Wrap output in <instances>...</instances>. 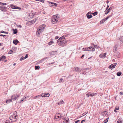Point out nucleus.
I'll return each instance as SVG.
<instances>
[{
    "mask_svg": "<svg viewBox=\"0 0 123 123\" xmlns=\"http://www.w3.org/2000/svg\"><path fill=\"white\" fill-rule=\"evenodd\" d=\"M7 4L5 3H0V5L2 6H4L6 5Z\"/></svg>",
    "mask_w": 123,
    "mask_h": 123,
    "instance_id": "32",
    "label": "nucleus"
},
{
    "mask_svg": "<svg viewBox=\"0 0 123 123\" xmlns=\"http://www.w3.org/2000/svg\"><path fill=\"white\" fill-rule=\"evenodd\" d=\"M122 120L121 118H119L117 121V123H122Z\"/></svg>",
    "mask_w": 123,
    "mask_h": 123,
    "instance_id": "17",
    "label": "nucleus"
},
{
    "mask_svg": "<svg viewBox=\"0 0 123 123\" xmlns=\"http://www.w3.org/2000/svg\"><path fill=\"white\" fill-rule=\"evenodd\" d=\"M109 12H108V11H107L105 13V14L106 15L108 13H109Z\"/></svg>",
    "mask_w": 123,
    "mask_h": 123,
    "instance_id": "57",
    "label": "nucleus"
},
{
    "mask_svg": "<svg viewBox=\"0 0 123 123\" xmlns=\"http://www.w3.org/2000/svg\"><path fill=\"white\" fill-rule=\"evenodd\" d=\"M39 68L40 67L39 66H36L35 67V68L36 70L39 69Z\"/></svg>",
    "mask_w": 123,
    "mask_h": 123,
    "instance_id": "31",
    "label": "nucleus"
},
{
    "mask_svg": "<svg viewBox=\"0 0 123 123\" xmlns=\"http://www.w3.org/2000/svg\"><path fill=\"white\" fill-rule=\"evenodd\" d=\"M109 7V6L108 5H107V7L106 8V10H107V9H108Z\"/></svg>",
    "mask_w": 123,
    "mask_h": 123,
    "instance_id": "61",
    "label": "nucleus"
},
{
    "mask_svg": "<svg viewBox=\"0 0 123 123\" xmlns=\"http://www.w3.org/2000/svg\"><path fill=\"white\" fill-rule=\"evenodd\" d=\"M85 121V120H82L81 121V123H83V122L84 121Z\"/></svg>",
    "mask_w": 123,
    "mask_h": 123,
    "instance_id": "54",
    "label": "nucleus"
},
{
    "mask_svg": "<svg viewBox=\"0 0 123 123\" xmlns=\"http://www.w3.org/2000/svg\"><path fill=\"white\" fill-rule=\"evenodd\" d=\"M58 44L60 46H65L67 43V41L64 37L60 38L57 41Z\"/></svg>",
    "mask_w": 123,
    "mask_h": 123,
    "instance_id": "1",
    "label": "nucleus"
},
{
    "mask_svg": "<svg viewBox=\"0 0 123 123\" xmlns=\"http://www.w3.org/2000/svg\"><path fill=\"white\" fill-rule=\"evenodd\" d=\"M7 8L5 6H0V9L2 11H5L6 10V9Z\"/></svg>",
    "mask_w": 123,
    "mask_h": 123,
    "instance_id": "10",
    "label": "nucleus"
},
{
    "mask_svg": "<svg viewBox=\"0 0 123 123\" xmlns=\"http://www.w3.org/2000/svg\"><path fill=\"white\" fill-rule=\"evenodd\" d=\"M15 9L20 10V9H21V8L20 7H17V6H15Z\"/></svg>",
    "mask_w": 123,
    "mask_h": 123,
    "instance_id": "39",
    "label": "nucleus"
},
{
    "mask_svg": "<svg viewBox=\"0 0 123 123\" xmlns=\"http://www.w3.org/2000/svg\"><path fill=\"white\" fill-rule=\"evenodd\" d=\"M117 65V63H115L114 64H111L110 66H109V68L112 69L113 68H115V66Z\"/></svg>",
    "mask_w": 123,
    "mask_h": 123,
    "instance_id": "7",
    "label": "nucleus"
},
{
    "mask_svg": "<svg viewBox=\"0 0 123 123\" xmlns=\"http://www.w3.org/2000/svg\"><path fill=\"white\" fill-rule=\"evenodd\" d=\"M112 15H110L109 16H107V17L105 18V20H106L108 19L110 17H111L112 16Z\"/></svg>",
    "mask_w": 123,
    "mask_h": 123,
    "instance_id": "30",
    "label": "nucleus"
},
{
    "mask_svg": "<svg viewBox=\"0 0 123 123\" xmlns=\"http://www.w3.org/2000/svg\"><path fill=\"white\" fill-rule=\"evenodd\" d=\"M13 114L16 117L18 118V114H17V112L16 111H14Z\"/></svg>",
    "mask_w": 123,
    "mask_h": 123,
    "instance_id": "22",
    "label": "nucleus"
},
{
    "mask_svg": "<svg viewBox=\"0 0 123 123\" xmlns=\"http://www.w3.org/2000/svg\"><path fill=\"white\" fill-rule=\"evenodd\" d=\"M90 96L91 97H93L94 95V94H90Z\"/></svg>",
    "mask_w": 123,
    "mask_h": 123,
    "instance_id": "49",
    "label": "nucleus"
},
{
    "mask_svg": "<svg viewBox=\"0 0 123 123\" xmlns=\"http://www.w3.org/2000/svg\"><path fill=\"white\" fill-rule=\"evenodd\" d=\"M80 121V120H77V121H75V123H78Z\"/></svg>",
    "mask_w": 123,
    "mask_h": 123,
    "instance_id": "52",
    "label": "nucleus"
},
{
    "mask_svg": "<svg viewBox=\"0 0 123 123\" xmlns=\"http://www.w3.org/2000/svg\"><path fill=\"white\" fill-rule=\"evenodd\" d=\"M41 96H41H42L43 97H46V95H45L44 93H42L41 94V95H40Z\"/></svg>",
    "mask_w": 123,
    "mask_h": 123,
    "instance_id": "35",
    "label": "nucleus"
},
{
    "mask_svg": "<svg viewBox=\"0 0 123 123\" xmlns=\"http://www.w3.org/2000/svg\"><path fill=\"white\" fill-rule=\"evenodd\" d=\"M45 27V25L44 24H43L41 25L38 28H39V30H41L42 31H43Z\"/></svg>",
    "mask_w": 123,
    "mask_h": 123,
    "instance_id": "8",
    "label": "nucleus"
},
{
    "mask_svg": "<svg viewBox=\"0 0 123 123\" xmlns=\"http://www.w3.org/2000/svg\"><path fill=\"white\" fill-rule=\"evenodd\" d=\"M115 51L114 50H113V51L114 52H116V51L117 50V47H116V46H115Z\"/></svg>",
    "mask_w": 123,
    "mask_h": 123,
    "instance_id": "47",
    "label": "nucleus"
},
{
    "mask_svg": "<svg viewBox=\"0 0 123 123\" xmlns=\"http://www.w3.org/2000/svg\"><path fill=\"white\" fill-rule=\"evenodd\" d=\"M38 0L42 2H43V0Z\"/></svg>",
    "mask_w": 123,
    "mask_h": 123,
    "instance_id": "60",
    "label": "nucleus"
},
{
    "mask_svg": "<svg viewBox=\"0 0 123 123\" xmlns=\"http://www.w3.org/2000/svg\"><path fill=\"white\" fill-rule=\"evenodd\" d=\"M106 20H105V18L103 19L100 21V24L104 23Z\"/></svg>",
    "mask_w": 123,
    "mask_h": 123,
    "instance_id": "25",
    "label": "nucleus"
},
{
    "mask_svg": "<svg viewBox=\"0 0 123 123\" xmlns=\"http://www.w3.org/2000/svg\"><path fill=\"white\" fill-rule=\"evenodd\" d=\"M106 55V53H105L104 54H100V58L101 57L103 58H105Z\"/></svg>",
    "mask_w": 123,
    "mask_h": 123,
    "instance_id": "13",
    "label": "nucleus"
},
{
    "mask_svg": "<svg viewBox=\"0 0 123 123\" xmlns=\"http://www.w3.org/2000/svg\"><path fill=\"white\" fill-rule=\"evenodd\" d=\"M109 117H108L106 119L104 120V121L105 123H106L108 121Z\"/></svg>",
    "mask_w": 123,
    "mask_h": 123,
    "instance_id": "34",
    "label": "nucleus"
},
{
    "mask_svg": "<svg viewBox=\"0 0 123 123\" xmlns=\"http://www.w3.org/2000/svg\"><path fill=\"white\" fill-rule=\"evenodd\" d=\"M60 114L59 113H57L55 115V120L57 121L58 120L57 119H59L60 118Z\"/></svg>",
    "mask_w": 123,
    "mask_h": 123,
    "instance_id": "6",
    "label": "nucleus"
},
{
    "mask_svg": "<svg viewBox=\"0 0 123 123\" xmlns=\"http://www.w3.org/2000/svg\"><path fill=\"white\" fill-rule=\"evenodd\" d=\"M107 113V112L106 111H104L103 112L101 113V115L105 116L106 115Z\"/></svg>",
    "mask_w": 123,
    "mask_h": 123,
    "instance_id": "14",
    "label": "nucleus"
},
{
    "mask_svg": "<svg viewBox=\"0 0 123 123\" xmlns=\"http://www.w3.org/2000/svg\"><path fill=\"white\" fill-rule=\"evenodd\" d=\"M1 33H4L6 34H8V32H7L4 31H2L1 32Z\"/></svg>",
    "mask_w": 123,
    "mask_h": 123,
    "instance_id": "40",
    "label": "nucleus"
},
{
    "mask_svg": "<svg viewBox=\"0 0 123 123\" xmlns=\"http://www.w3.org/2000/svg\"><path fill=\"white\" fill-rule=\"evenodd\" d=\"M90 94L89 93L86 94V96L87 97H88L90 96Z\"/></svg>",
    "mask_w": 123,
    "mask_h": 123,
    "instance_id": "48",
    "label": "nucleus"
},
{
    "mask_svg": "<svg viewBox=\"0 0 123 123\" xmlns=\"http://www.w3.org/2000/svg\"><path fill=\"white\" fill-rule=\"evenodd\" d=\"M88 113V112H86L84 113L83 114L81 115V117H82L86 115V114H87Z\"/></svg>",
    "mask_w": 123,
    "mask_h": 123,
    "instance_id": "29",
    "label": "nucleus"
},
{
    "mask_svg": "<svg viewBox=\"0 0 123 123\" xmlns=\"http://www.w3.org/2000/svg\"><path fill=\"white\" fill-rule=\"evenodd\" d=\"M45 95H46V97H48L49 96V93H45Z\"/></svg>",
    "mask_w": 123,
    "mask_h": 123,
    "instance_id": "37",
    "label": "nucleus"
},
{
    "mask_svg": "<svg viewBox=\"0 0 123 123\" xmlns=\"http://www.w3.org/2000/svg\"><path fill=\"white\" fill-rule=\"evenodd\" d=\"M26 98V97H25L24 98H22L20 100V102H21L25 99Z\"/></svg>",
    "mask_w": 123,
    "mask_h": 123,
    "instance_id": "46",
    "label": "nucleus"
},
{
    "mask_svg": "<svg viewBox=\"0 0 123 123\" xmlns=\"http://www.w3.org/2000/svg\"><path fill=\"white\" fill-rule=\"evenodd\" d=\"M6 59V57L4 55H2L1 56L0 58V61L2 60L3 61V60L5 59Z\"/></svg>",
    "mask_w": 123,
    "mask_h": 123,
    "instance_id": "16",
    "label": "nucleus"
},
{
    "mask_svg": "<svg viewBox=\"0 0 123 123\" xmlns=\"http://www.w3.org/2000/svg\"><path fill=\"white\" fill-rule=\"evenodd\" d=\"M18 97H19L18 95L17 94H14L11 96V98L13 100H16Z\"/></svg>",
    "mask_w": 123,
    "mask_h": 123,
    "instance_id": "5",
    "label": "nucleus"
},
{
    "mask_svg": "<svg viewBox=\"0 0 123 123\" xmlns=\"http://www.w3.org/2000/svg\"><path fill=\"white\" fill-rule=\"evenodd\" d=\"M68 120H66V119H65L64 120V121L63 122H66L67 123H68Z\"/></svg>",
    "mask_w": 123,
    "mask_h": 123,
    "instance_id": "41",
    "label": "nucleus"
},
{
    "mask_svg": "<svg viewBox=\"0 0 123 123\" xmlns=\"http://www.w3.org/2000/svg\"><path fill=\"white\" fill-rule=\"evenodd\" d=\"M43 31L40 30H39V28H38L37 31V35L39 36L40 34Z\"/></svg>",
    "mask_w": 123,
    "mask_h": 123,
    "instance_id": "11",
    "label": "nucleus"
},
{
    "mask_svg": "<svg viewBox=\"0 0 123 123\" xmlns=\"http://www.w3.org/2000/svg\"><path fill=\"white\" fill-rule=\"evenodd\" d=\"M12 118L13 119H14L15 121L18 118L16 117L15 115H14L13 114L11 117V116L10 117V119L11 120L12 119Z\"/></svg>",
    "mask_w": 123,
    "mask_h": 123,
    "instance_id": "12",
    "label": "nucleus"
},
{
    "mask_svg": "<svg viewBox=\"0 0 123 123\" xmlns=\"http://www.w3.org/2000/svg\"><path fill=\"white\" fill-rule=\"evenodd\" d=\"M54 62H53L52 63H51L49 64L50 65L51 64H54Z\"/></svg>",
    "mask_w": 123,
    "mask_h": 123,
    "instance_id": "63",
    "label": "nucleus"
},
{
    "mask_svg": "<svg viewBox=\"0 0 123 123\" xmlns=\"http://www.w3.org/2000/svg\"><path fill=\"white\" fill-rule=\"evenodd\" d=\"M84 55H83L81 57V58H82V57H83L84 56Z\"/></svg>",
    "mask_w": 123,
    "mask_h": 123,
    "instance_id": "62",
    "label": "nucleus"
},
{
    "mask_svg": "<svg viewBox=\"0 0 123 123\" xmlns=\"http://www.w3.org/2000/svg\"><path fill=\"white\" fill-rule=\"evenodd\" d=\"M122 74V73L121 72H119L117 73V75L118 76H120Z\"/></svg>",
    "mask_w": 123,
    "mask_h": 123,
    "instance_id": "23",
    "label": "nucleus"
},
{
    "mask_svg": "<svg viewBox=\"0 0 123 123\" xmlns=\"http://www.w3.org/2000/svg\"><path fill=\"white\" fill-rule=\"evenodd\" d=\"M64 103V102L62 100H61L59 102V103H58L57 104H58V105H60L63 104Z\"/></svg>",
    "mask_w": 123,
    "mask_h": 123,
    "instance_id": "19",
    "label": "nucleus"
},
{
    "mask_svg": "<svg viewBox=\"0 0 123 123\" xmlns=\"http://www.w3.org/2000/svg\"><path fill=\"white\" fill-rule=\"evenodd\" d=\"M28 57V55L27 54H26L25 55V57L24 59H25L26 58H27Z\"/></svg>",
    "mask_w": 123,
    "mask_h": 123,
    "instance_id": "45",
    "label": "nucleus"
},
{
    "mask_svg": "<svg viewBox=\"0 0 123 123\" xmlns=\"http://www.w3.org/2000/svg\"><path fill=\"white\" fill-rule=\"evenodd\" d=\"M63 80V79L62 78H61L60 80H59V83L61 82H62V80Z\"/></svg>",
    "mask_w": 123,
    "mask_h": 123,
    "instance_id": "44",
    "label": "nucleus"
},
{
    "mask_svg": "<svg viewBox=\"0 0 123 123\" xmlns=\"http://www.w3.org/2000/svg\"><path fill=\"white\" fill-rule=\"evenodd\" d=\"M112 7H110V8L108 9L107 11H108V12H109L110 11L112 10Z\"/></svg>",
    "mask_w": 123,
    "mask_h": 123,
    "instance_id": "33",
    "label": "nucleus"
},
{
    "mask_svg": "<svg viewBox=\"0 0 123 123\" xmlns=\"http://www.w3.org/2000/svg\"><path fill=\"white\" fill-rule=\"evenodd\" d=\"M97 12H94V13H92V14H93V16H95L96 15H97Z\"/></svg>",
    "mask_w": 123,
    "mask_h": 123,
    "instance_id": "38",
    "label": "nucleus"
},
{
    "mask_svg": "<svg viewBox=\"0 0 123 123\" xmlns=\"http://www.w3.org/2000/svg\"><path fill=\"white\" fill-rule=\"evenodd\" d=\"M17 26L19 27V28H21L22 26H21V25H17Z\"/></svg>",
    "mask_w": 123,
    "mask_h": 123,
    "instance_id": "51",
    "label": "nucleus"
},
{
    "mask_svg": "<svg viewBox=\"0 0 123 123\" xmlns=\"http://www.w3.org/2000/svg\"><path fill=\"white\" fill-rule=\"evenodd\" d=\"M51 4L52 5V6H57V4L56 3H53L50 2Z\"/></svg>",
    "mask_w": 123,
    "mask_h": 123,
    "instance_id": "21",
    "label": "nucleus"
},
{
    "mask_svg": "<svg viewBox=\"0 0 123 123\" xmlns=\"http://www.w3.org/2000/svg\"><path fill=\"white\" fill-rule=\"evenodd\" d=\"M10 51L8 53L9 54H11L12 53H10Z\"/></svg>",
    "mask_w": 123,
    "mask_h": 123,
    "instance_id": "64",
    "label": "nucleus"
},
{
    "mask_svg": "<svg viewBox=\"0 0 123 123\" xmlns=\"http://www.w3.org/2000/svg\"><path fill=\"white\" fill-rule=\"evenodd\" d=\"M56 51H52L50 52V54L51 55H54L56 53Z\"/></svg>",
    "mask_w": 123,
    "mask_h": 123,
    "instance_id": "28",
    "label": "nucleus"
},
{
    "mask_svg": "<svg viewBox=\"0 0 123 123\" xmlns=\"http://www.w3.org/2000/svg\"><path fill=\"white\" fill-rule=\"evenodd\" d=\"M18 42V41L17 39H16L15 40H13V43L15 45L17 44Z\"/></svg>",
    "mask_w": 123,
    "mask_h": 123,
    "instance_id": "20",
    "label": "nucleus"
},
{
    "mask_svg": "<svg viewBox=\"0 0 123 123\" xmlns=\"http://www.w3.org/2000/svg\"><path fill=\"white\" fill-rule=\"evenodd\" d=\"M5 36V35L0 34V36H3V37H4Z\"/></svg>",
    "mask_w": 123,
    "mask_h": 123,
    "instance_id": "58",
    "label": "nucleus"
},
{
    "mask_svg": "<svg viewBox=\"0 0 123 123\" xmlns=\"http://www.w3.org/2000/svg\"><path fill=\"white\" fill-rule=\"evenodd\" d=\"M83 49L84 51H94L95 50L94 48L92 46L88 47H86L85 48H84Z\"/></svg>",
    "mask_w": 123,
    "mask_h": 123,
    "instance_id": "3",
    "label": "nucleus"
},
{
    "mask_svg": "<svg viewBox=\"0 0 123 123\" xmlns=\"http://www.w3.org/2000/svg\"><path fill=\"white\" fill-rule=\"evenodd\" d=\"M86 16L88 19L91 18L92 17V15L91 14H89L87 13L86 14Z\"/></svg>",
    "mask_w": 123,
    "mask_h": 123,
    "instance_id": "15",
    "label": "nucleus"
},
{
    "mask_svg": "<svg viewBox=\"0 0 123 123\" xmlns=\"http://www.w3.org/2000/svg\"><path fill=\"white\" fill-rule=\"evenodd\" d=\"M12 101V99L11 98V99H8V100H6V103H10V102H11Z\"/></svg>",
    "mask_w": 123,
    "mask_h": 123,
    "instance_id": "18",
    "label": "nucleus"
},
{
    "mask_svg": "<svg viewBox=\"0 0 123 123\" xmlns=\"http://www.w3.org/2000/svg\"><path fill=\"white\" fill-rule=\"evenodd\" d=\"M53 43L54 42L52 41H51L49 42L48 44L49 45H51L52 43Z\"/></svg>",
    "mask_w": 123,
    "mask_h": 123,
    "instance_id": "36",
    "label": "nucleus"
},
{
    "mask_svg": "<svg viewBox=\"0 0 123 123\" xmlns=\"http://www.w3.org/2000/svg\"><path fill=\"white\" fill-rule=\"evenodd\" d=\"M38 97H41V96L40 95H38L37 96L35 97H34V98H37Z\"/></svg>",
    "mask_w": 123,
    "mask_h": 123,
    "instance_id": "43",
    "label": "nucleus"
},
{
    "mask_svg": "<svg viewBox=\"0 0 123 123\" xmlns=\"http://www.w3.org/2000/svg\"><path fill=\"white\" fill-rule=\"evenodd\" d=\"M120 94L121 95H122L123 94V93L122 92H121L120 93Z\"/></svg>",
    "mask_w": 123,
    "mask_h": 123,
    "instance_id": "56",
    "label": "nucleus"
},
{
    "mask_svg": "<svg viewBox=\"0 0 123 123\" xmlns=\"http://www.w3.org/2000/svg\"><path fill=\"white\" fill-rule=\"evenodd\" d=\"M81 70V69L78 67H75L74 68V71L76 72H80Z\"/></svg>",
    "mask_w": 123,
    "mask_h": 123,
    "instance_id": "4",
    "label": "nucleus"
},
{
    "mask_svg": "<svg viewBox=\"0 0 123 123\" xmlns=\"http://www.w3.org/2000/svg\"><path fill=\"white\" fill-rule=\"evenodd\" d=\"M10 6L13 9H15V6H14V5L12 4Z\"/></svg>",
    "mask_w": 123,
    "mask_h": 123,
    "instance_id": "26",
    "label": "nucleus"
},
{
    "mask_svg": "<svg viewBox=\"0 0 123 123\" xmlns=\"http://www.w3.org/2000/svg\"><path fill=\"white\" fill-rule=\"evenodd\" d=\"M58 18L59 17H58V15L53 16L52 17L51 20L52 23H53L54 24L55 23H56L58 20Z\"/></svg>",
    "mask_w": 123,
    "mask_h": 123,
    "instance_id": "2",
    "label": "nucleus"
},
{
    "mask_svg": "<svg viewBox=\"0 0 123 123\" xmlns=\"http://www.w3.org/2000/svg\"><path fill=\"white\" fill-rule=\"evenodd\" d=\"M119 110V108L118 107H116L114 109V111L115 112H117V111L116 110Z\"/></svg>",
    "mask_w": 123,
    "mask_h": 123,
    "instance_id": "24",
    "label": "nucleus"
},
{
    "mask_svg": "<svg viewBox=\"0 0 123 123\" xmlns=\"http://www.w3.org/2000/svg\"><path fill=\"white\" fill-rule=\"evenodd\" d=\"M37 19V18H35L33 19V20L29 21L28 22L29 24V25H31L33 24L36 22Z\"/></svg>",
    "mask_w": 123,
    "mask_h": 123,
    "instance_id": "9",
    "label": "nucleus"
},
{
    "mask_svg": "<svg viewBox=\"0 0 123 123\" xmlns=\"http://www.w3.org/2000/svg\"><path fill=\"white\" fill-rule=\"evenodd\" d=\"M94 47L95 48H97V47H98V46H97V45H94Z\"/></svg>",
    "mask_w": 123,
    "mask_h": 123,
    "instance_id": "55",
    "label": "nucleus"
},
{
    "mask_svg": "<svg viewBox=\"0 0 123 123\" xmlns=\"http://www.w3.org/2000/svg\"><path fill=\"white\" fill-rule=\"evenodd\" d=\"M59 38V37L57 36H56L55 37V39H57L58 38Z\"/></svg>",
    "mask_w": 123,
    "mask_h": 123,
    "instance_id": "50",
    "label": "nucleus"
},
{
    "mask_svg": "<svg viewBox=\"0 0 123 123\" xmlns=\"http://www.w3.org/2000/svg\"><path fill=\"white\" fill-rule=\"evenodd\" d=\"M24 59V58L23 56H22L20 58V61H22Z\"/></svg>",
    "mask_w": 123,
    "mask_h": 123,
    "instance_id": "42",
    "label": "nucleus"
},
{
    "mask_svg": "<svg viewBox=\"0 0 123 123\" xmlns=\"http://www.w3.org/2000/svg\"><path fill=\"white\" fill-rule=\"evenodd\" d=\"M13 31V33L14 34H15L17 33V29H15V30H14Z\"/></svg>",
    "mask_w": 123,
    "mask_h": 123,
    "instance_id": "27",
    "label": "nucleus"
},
{
    "mask_svg": "<svg viewBox=\"0 0 123 123\" xmlns=\"http://www.w3.org/2000/svg\"><path fill=\"white\" fill-rule=\"evenodd\" d=\"M3 123H9L8 121L5 122Z\"/></svg>",
    "mask_w": 123,
    "mask_h": 123,
    "instance_id": "59",
    "label": "nucleus"
},
{
    "mask_svg": "<svg viewBox=\"0 0 123 123\" xmlns=\"http://www.w3.org/2000/svg\"><path fill=\"white\" fill-rule=\"evenodd\" d=\"M92 12H88L87 13V14H92Z\"/></svg>",
    "mask_w": 123,
    "mask_h": 123,
    "instance_id": "53",
    "label": "nucleus"
}]
</instances>
